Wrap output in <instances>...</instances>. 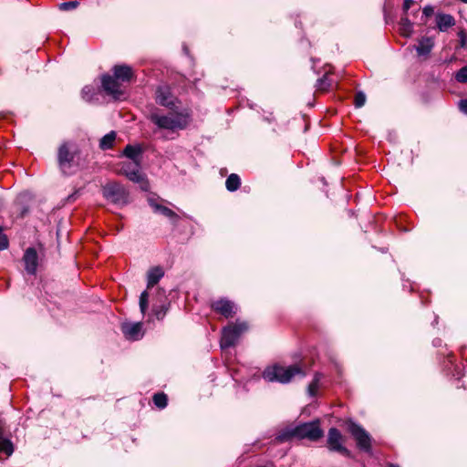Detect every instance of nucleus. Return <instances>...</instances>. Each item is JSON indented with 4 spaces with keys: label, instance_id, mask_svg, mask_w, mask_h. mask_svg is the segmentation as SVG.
<instances>
[{
    "label": "nucleus",
    "instance_id": "473e14b6",
    "mask_svg": "<svg viewBox=\"0 0 467 467\" xmlns=\"http://www.w3.org/2000/svg\"><path fill=\"white\" fill-rule=\"evenodd\" d=\"M168 307L165 305H162L159 309H154V315L157 319H162L166 315Z\"/></svg>",
    "mask_w": 467,
    "mask_h": 467
},
{
    "label": "nucleus",
    "instance_id": "5701e85b",
    "mask_svg": "<svg viewBox=\"0 0 467 467\" xmlns=\"http://www.w3.org/2000/svg\"><path fill=\"white\" fill-rule=\"evenodd\" d=\"M116 140V132L110 131L109 133L103 136L99 141V147L102 150L111 149Z\"/></svg>",
    "mask_w": 467,
    "mask_h": 467
},
{
    "label": "nucleus",
    "instance_id": "58836bf2",
    "mask_svg": "<svg viewBox=\"0 0 467 467\" xmlns=\"http://www.w3.org/2000/svg\"><path fill=\"white\" fill-rule=\"evenodd\" d=\"M388 467H398L397 465H394V464H389Z\"/></svg>",
    "mask_w": 467,
    "mask_h": 467
},
{
    "label": "nucleus",
    "instance_id": "f3484780",
    "mask_svg": "<svg viewBox=\"0 0 467 467\" xmlns=\"http://www.w3.org/2000/svg\"><path fill=\"white\" fill-rule=\"evenodd\" d=\"M164 275V271L161 266H155L149 270L147 275V288L154 286Z\"/></svg>",
    "mask_w": 467,
    "mask_h": 467
},
{
    "label": "nucleus",
    "instance_id": "6ab92c4d",
    "mask_svg": "<svg viewBox=\"0 0 467 467\" xmlns=\"http://www.w3.org/2000/svg\"><path fill=\"white\" fill-rule=\"evenodd\" d=\"M123 154L132 161L140 163L141 149L138 146L127 145L123 150Z\"/></svg>",
    "mask_w": 467,
    "mask_h": 467
},
{
    "label": "nucleus",
    "instance_id": "4c0bfd02",
    "mask_svg": "<svg viewBox=\"0 0 467 467\" xmlns=\"http://www.w3.org/2000/svg\"><path fill=\"white\" fill-rule=\"evenodd\" d=\"M318 81H319V87H320V88H323V84L325 83V79H324V78H321V79H319Z\"/></svg>",
    "mask_w": 467,
    "mask_h": 467
},
{
    "label": "nucleus",
    "instance_id": "f8f14e48",
    "mask_svg": "<svg viewBox=\"0 0 467 467\" xmlns=\"http://www.w3.org/2000/svg\"><path fill=\"white\" fill-rule=\"evenodd\" d=\"M156 102L161 106L171 108L174 106V98L169 87H159L156 90Z\"/></svg>",
    "mask_w": 467,
    "mask_h": 467
},
{
    "label": "nucleus",
    "instance_id": "e433bc0d",
    "mask_svg": "<svg viewBox=\"0 0 467 467\" xmlns=\"http://www.w3.org/2000/svg\"><path fill=\"white\" fill-rule=\"evenodd\" d=\"M414 4L413 0H404L403 3V10L404 12H408V10L410 8V6Z\"/></svg>",
    "mask_w": 467,
    "mask_h": 467
},
{
    "label": "nucleus",
    "instance_id": "20e7f679",
    "mask_svg": "<svg viewBox=\"0 0 467 467\" xmlns=\"http://www.w3.org/2000/svg\"><path fill=\"white\" fill-rule=\"evenodd\" d=\"M102 195L109 202L118 205H126L130 202L129 191L123 184L115 181L102 186Z\"/></svg>",
    "mask_w": 467,
    "mask_h": 467
},
{
    "label": "nucleus",
    "instance_id": "39448f33",
    "mask_svg": "<svg viewBox=\"0 0 467 467\" xmlns=\"http://www.w3.org/2000/svg\"><path fill=\"white\" fill-rule=\"evenodd\" d=\"M248 328L249 326L245 321L239 320L223 327L220 340L221 348H228L234 347L237 343L239 337L245 333Z\"/></svg>",
    "mask_w": 467,
    "mask_h": 467
},
{
    "label": "nucleus",
    "instance_id": "9b49d317",
    "mask_svg": "<svg viewBox=\"0 0 467 467\" xmlns=\"http://www.w3.org/2000/svg\"><path fill=\"white\" fill-rule=\"evenodd\" d=\"M101 84L103 89L114 99H118L122 95L119 80L114 76L104 75L101 78Z\"/></svg>",
    "mask_w": 467,
    "mask_h": 467
},
{
    "label": "nucleus",
    "instance_id": "aec40b11",
    "mask_svg": "<svg viewBox=\"0 0 467 467\" xmlns=\"http://www.w3.org/2000/svg\"><path fill=\"white\" fill-rule=\"evenodd\" d=\"M139 166H140V162L123 161L119 163V169L117 170L116 173L118 175H123L127 177V173L131 172L132 171H134V169H137Z\"/></svg>",
    "mask_w": 467,
    "mask_h": 467
},
{
    "label": "nucleus",
    "instance_id": "b1692460",
    "mask_svg": "<svg viewBox=\"0 0 467 467\" xmlns=\"http://www.w3.org/2000/svg\"><path fill=\"white\" fill-rule=\"evenodd\" d=\"M413 25L407 16H403L400 22V30L405 36H409L412 32Z\"/></svg>",
    "mask_w": 467,
    "mask_h": 467
},
{
    "label": "nucleus",
    "instance_id": "c9c22d12",
    "mask_svg": "<svg viewBox=\"0 0 467 467\" xmlns=\"http://www.w3.org/2000/svg\"><path fill=\"white\" fill-rule=\"evenodd\" d=\"M434 13V9L432 6L431 5H427L423 8V14L426 16H432Z\"/></svg>",
    "mask_w": 467,
    "mask_h": 467
},
{
    "label": "nucleus",
    "instance_id": "0eeeda50",
    "mask_svg": "<svg viewBox=\"0 0 467 467\" xmlns=\"http://www.w3.org/2000/svg\"><path fill=\"white\" fill-rule=\"evenodd\" d=\"M348 431L355 439L359 450L365 452L371 451V437L364 428L353 421H350L348 423Z\"/></svg>",
    "mask_w": 467,
    "mask_h": 467
},
{
    "label": "nucleus",
    "instance_id": "423d86ee",
    "mask_svg": "<svg viewBox=\"0 0 467 467\" xmlns=\"http://www.w3.org/2000/svg\"><path fill=\"white\" fill-rule=\"evenodd\" d=\"M77 150L70 142H63L57 149V164L63 174L71 173V168L74 166Z\"/></svg>",
    "mask_w": 467,
    "mask_h": 467
},
{
    "label": "nucleus",
    "instance_id": "9d476101",
    "mask_svg": "<svg viewBox=\"0 0 467 467\" xmlns=\"http://www.w3.org/2000/svg\"><path fill=\"white\" fill-rule=\"evenodd\" d=\"M23 262L25 265V270L29 275H35L36 273L38 265V254L34 247H28L23 255Z\"/></svg>",
    "mask_w": 467,
    "mask_h": 467
},
{
    "label": "nucleus",
    "instance_id": "c85d7f7f",
    "mask_svg": "<svg viewBox=\"0 0 467 467\" xmlns=\"http://www.w3.org/2000/svg\"><path fill=\"white\" fill-rule=\"evenodd\" d=\"M366 102V95L362 91L357 92L355 95L354 103L356 108H361Z\"/></svg>",
    "mask_w": 467,
    "mask_h": 467
},
{
    "label": "nucleus",
    "instance_id": "a878e982",
    "mask_svg": "<svg viewBox=\"0 0 467 467\" xmlns=\"http://www.w3.org/2000/svg\"><path fill=\"white\" fill-rule=\"evenodd\" d=\"M79 5L78 1H69L59 4L58 9L61 11H69L76 9Z\"/></svg>",
    "mask_w": 467,
    "mask_h": 467
},
{
    "label": "nucleus",
    "instance_id": "c756f323",
    "mask_svg": "<svg viewBox=\"0 0 467 467\" xmlns=\"http://www.w3.org/2000/svg\"><path fill=\"white\" fill-rule=\"evenodd\" d=\"M9 245L7 236L3 233V228L0 227V251L5 250Z\"/></svg>",
    "mask_w": 467,
    "mask_h": 467
},
{
    "label": "nucleus",
    "instance_id": "412c9836",
    "mask_svg": "<svg viewBox=\"0 0 467 467\" xmlns=\"http://www.w3.org/2000/svg\"><path fill=\"white\" fill-rule=\"evenodd\" d=\"M433 45L434 44L431 38L423 37L420 40L419 45L416 47V50L419 55H427L432 49Z\"/></svg>",
    "mask_w": 467,
    "mask_h": 467
},
{
    "label": "nucleus",
    "instance_id": "a211bd4d",
    "mask_svg": "<svg viewBox=\"0 0 467 467\" xmlns=\"http://www.w3.org/2000/svg\"><path fill=\"white\" fill-rule=\"evenodd\" d=\"M150 204L154 209V211L156 213H161L162 215L170 218L174 223L178 222L179 215L176 213H174L172 210H171L170 208L161 205L153 201H150Z\"/></svg>",
    "mask_w": 467,
    "mask_h": 467
},
{
    "label": "nucleus",
    "instance_id": "f03ea898",
    "mask_svg": "<svg viewBox=\"0 0 467 467\" xmlns=\"http://www.w3.org/2000/svg\"><path fill=\"white\" fill-rule=\"evenodd\" d=\"M148 119L152 122L158 130L175 131L184 130L190 121L189 115L181 112L161 113L159 109L151 111Z\"/></svg>",
    "mask_w": 467,
    "mask_h": 467
},
{
    "label": "nucleus",
    "instance_id": "6e6552de",
    "mask_svg": "<svg viewBox=\"0 0 467 467\" xmlns=\"http://www.w3.org/2000/svg\"><path fill=\"white\" fill-rule=\"evenodd\" d=\"M327 447L332 451L341 453L346 457H351V452L343 446V436L337 428H330L327 435Z\"/></svg>",
    "mask_w": 467,
    "mask_h": 467
},
{
    "label": "nucleus",
    "instance_id": "bb28decb",
    "mask_svg": "<svg viewBox=\"0 0 467 467\" xmlns=\"http://www.w3.org/2000/svg\"><path fill=\"white\" fill-rule=\"evenodd\" d=\"M148 298L149 294L147 291H143L140 296V308L142 314H144L148 308Z\"/></svg>",
    "mask_w": 467,
    "mask_h": 467
},
{
    "label": "nucleus",
    "instance_id": "dca6fc26",
    "mask_svg": "<svg viewBox=\"0 0 467 467\" xmlns=\"http://www.w3.org/2000/svg\"><path fill=\"white\" fill-rule=\"evenodd\" d=\"M436 25L440 31L444 32L455 25V19L449 14H437Z\"/></svg>",
    "mask_w": 467,
    "mask_h": 467
},
{
    "label": "nucleus",
    "instance_id": "ddd939ff",
    "mask_svg": "<svg viewBox=\"0 0 467 467\" xmlns=\"http://www.w3.org/2000/svg\"><path fill=\"white\" fill-rule=\"evenodd\" d=\"M122 332L128 339L138 340L141 337V323H125L122 325Z\"/></svg>",
    "mask_w": 467,
    "mask_h": 467
},
{
    "label": "nucleus",
    "instance_id": "cd10ccee",
    "mask_svg": "<svg viewBox=\"0 0 467 467\" xmlns=\"http://www.w3.org/2000/svg\"><path fill=\"white\" fill-rule=\"evenodd\" d=\"M455 79L460 83H467V66L462 67L455 73Z\"/></svg>",
    "mask_w": 467,
    "mask_h": 467
},
{
    "label": "nucleus",
    "instance_id": "2eb2a0df",
    "mask_svg": "<svg viewBox=\"0 0 467 467\" xmlns=\"http://www.w3.org/2000/svg\"><path fill=\"white\" fill-rule=\"evenodd\" d=\"M127 178L135 183H139L140 187L142 191H148L150 184L146 178V175L140 171V166H139L137 169H134L130 173H127Z\"/></svg>",
    "mask_w": 467,
    "mask_h": 467
},
{
    "label": "nucleus",
    "instance_id": "2f4dec72",
    "mask_svg": "<svg viewBox=\"0 0 467 467\" xmlns=\"http://www.w3.org/2000/svg\"><path fill=\"white\" fill-rule=\"evenodd\" d=\"M318 382H319V377L317 374L315 376V379H313V381L308 386V391H309L310 395H315V393L318 388Z\"/></svg>",
    "mask_w": 467,
    "mask_h": 467
},
{
    "label": "nucleus",
    "instance_id": "393cba45",
    "mask_svg": "<svg viewBox=\"0 0 467 467\" xmlns=\"http://www.w3.org/2000/svg\"><path fill=\"white\" fill-rule=\"evenodd\" d=\"M168 398L163 392L156 393L153 396V403L159 409H164L167 406Z\"/></svg>",
    "mask_w": 467,
    "mask_h": 467
},
{
    "label": "nucleus",
    "instance_id": "72a5a7b5",
    "mask_svg": "<svg viewBox=\"0 0 467 467\" xmlns=\"http://www.w3.org/2000/svg\"><path fill=\"white\" fill-rule=\"evenodd\" d=\"M92 91V88H89V87H85L83 89H82V97L83 99H87V100H89L90 98H89V94L91 93Z\"/></svg>",
    "mask_w": 467,
    "mask_h": 467
},
{
    "label": "nucleus",
    "instance_id": "4468645a",
    "mask_svg": "<svg viewBox=\"0 0 467 467\" xmlns=\"http://www.w3.org/2000/svg\"><path fill=\"white\" fill-rule=\"evenodd\" d=\"M113 76L119 81L129 82L133 78V70L128 65H116L112 68Z\"/></svg>",
    "mask_w": 467,
    "mask_h": 467
},
{
    "label": "nucleus",
    "instance_id": "7c9ffc66",
    "mask_svg": "<svg viewBox=\"0 0 467 467\" xmlns=\"http://www.w3.org/2000/svg\"><path fill=\"white\" fill-rule=\"evenodd\" d=\"M458 36L460 47L465 48L467 47V33L464 30H460L458 32Z\"/></svg>",
    "mask_w": 467,
    "mask_h": 467
},
{
    "label": "nucleus",
    "instance_id": "7ed1b4c3",
    "mask_svg": "<svg viewBox=\"0 0 467 467\" xmlns=\"http://www.w3.org/2000/svg\"><path fill=\"white\" fill-rule=\"evenodd\" d=\"M296 375L301 377L305 376V372L298 365L284 367L276 364L266 368L263 373V377L265 380L269 382L277 381L282 384L290 382Z\"/></svg>",
    "mask_w": 467,
    "mask_h": 467
},
{
    "label": "nucleus",
    "instance_id": "f704fd0d",
    "mask_svg": "<svg viewBox=\"0 0 467 467\" xmlns=\"http://www.w3.org/2000/svg\"><path fill=\"white\" fill-rule=\"evenodd\" d=\"M459 109L462 112L467 114V99H461L459 101Z\"/></svg>",
    "mask_w": 467,
    "mask_h": 467
},
{
    "label": "nucleus",
    "instance_id": "f257e3e1",
    "mask_svg": "<svg viewBox=\"0 0 467 467\" xmlns=\"http://www.w3.org/2000/svg\"><path fill=\"white\" fill-rule=\"evenodd\" d=\"M324 435L320 428V420H315L309 422L299 423L296 426H288L283 429L276 436V441L285 442L292 440L306 439L311 441H317Z\"/></svg>",
    "mask_w": 467,
    "mask_h": 467
},
{
    "label": "nucleus",
    "instance_id": "1a4fd4ad",
    "mask_svg": "<svg viewBox=\"0 0 467 467\" xmlns=\"http://www.w3.org/2000/svg\"><path fill=\"white\" fill-rule=\"evenodd\" d=\"M212 308L226 318L234 317L236 313L234 303L226 298H222L213 302Z\"/></svg>",
    "mask_w": 467,
    "mask_h": 467
},
{
    "label": "nucleus",
    "instance_id": "4be33fe9",
    "mask_svg": "<svg viewBox=\"0 0 467 467\" xmlns=\"http://www.w3.org/2000/svg\"><path fill=\"white\" fill-rule=\"evenodd\" d=\"M240 185H241V180L237 174L232 173L227 177L226 182H225V186L229 192H234V191L238 190Z\"/></svg>",
    "mask_w": 467,
    "mask_h": 467
}]
</instances>
